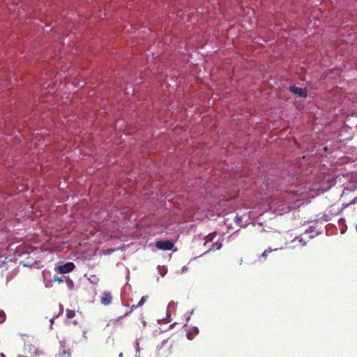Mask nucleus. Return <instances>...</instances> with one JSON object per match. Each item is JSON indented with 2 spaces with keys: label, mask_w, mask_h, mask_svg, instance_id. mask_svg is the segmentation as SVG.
Segmentation results:
<instances>
[{
  "label": "nucleus",
  "mask_w": 357,
  "mask_h": 357,
  "mask_svg": "<svg viewBox=\"0 0 357 357\" xmlns=\"http://www.w3.org/2000/svg\"><path fill=\"white\" fill-rule=\"evenodd\" d=\"M293 243H294L296 245H301V247L305 245V242L303 240L301 237H296L292 241Z\"/></svg>",
  "instance_id": "8"
},
{
  "label": "nucleus",
  "mask_w": 357,
  "mask_h": 357,
  "mask_svg": "<svg viewBox=\"0 0 357 357\" xmlns=\"http://www.w3.org/2000/svg\"><path fill=\"white\" fill-rule=\"evenodd\" d=\"M172 349H173V343L169 342L168 340H166L162 342L160 349L161 350L162 352L167 351V354L170 355V354H172V353H173Z\"/></svg>",
  "instance_id": "4"
},
{
  "label": "nucleus",
  "mask_w": 357,
  "mask_h": 357,
  "mask_svg": "<svg viewBox=\"0 0 357 357\" xmlns=\"http://www.w3.org/2000/svg\"><path fill=\"white\" fill-rule=\"evenodd\" d=\"M61 350L59 354V357H70V350L67 349L66 347V343L64 342H60Z\"/></svg>",
  "instance_id": "6"
},
{
  "label": "nucleus",
  "mask_w": 357,
  "mask_h": 357,
  "mask_svg": "<svg viewBox=\"0 0 357 357\" xmlns=\"http://www.w3.org/2000/svg\"><path fill=\"white\" fill-rule=\"evenodd\" d=\"M271 251H272V250H271V249L265 250L264 251V252L262 253L261 257H267V255H268L270 252H271Z\"/></svg>",
  "instance_id": "15"
},
{
  "label": "nucleus",
  "mask_w": 357,
  "mask_h": 357,
  "mask_svg": "<svg viewBox=\"0 0 357 357\" xmlns=\"http://www.w3.org/2000/svg\"><path fill=\"white\" fill-rule=\"evenodd\" d=\"M53 280H54V282H57L59 284H61V283H62V282H63V279H62V278H61V277H59V276H54V277L53 278Z\"/></svg>",
  "instance_id": "12"
},
{
  "label": "nucleus",
  "mask_w": 357,
  "mask_h": 357,
  "mask_svg": "<svg viewBox=\"0 0 357 357\" xmlns=\"http://www.w3.org/2000/svg\"><path fill=\"white\" fill-rule=\"evenodd\" d=\"M139 306L138 305V304L137 305H132L130 307V310L124 313L123 315L122 316H119L118 317V319H116L117 321H120L121 319H122L123 317L128 316V314H130L133 310H135V309H137V307H139Z\"/></svg>",
  "instance_id": "7"
},
{
  "label": "nucleus",
  "mask_w": 357,
  "mask_h": 357,
  "mask_svg": "<svg viewBox=\"0 0 357 357\" xmlns=\"http://www.w3.org/2000/svg\"><path fill=\"white\" fill-rule=\"evenodd\" d=\"M75 266L74 263L69 261L57 267V270L61 273H68L74 270Z\"/></svg>",
  "instance_id": "2"
},
{
  "label": "nucleus",
  "mask_w": 357,
  "mask_h": 357,
  "mask_svg": "<svg viewBox=\"0 0 357 357\" xmlns=\"http://www.w3.org/2000/svg\"><path fill=\"white\" fill-rule=\"evenodd\" d=\"M6 314L3 311H0V324H2L5 321Z\"/></svg>",
  "instance_id": "13"
},
{
  "label": "nucleus",
  "mask_w": 357,
  "mask_h": 357,
  "mask_svg": "<svg viewBox=\"0 0 357 357\" xmlns=\"http://www.w3.org/2000/svg\"><path fill=\"white\" fill-rule=\"evenodd\" d=\"M147 298H148L147 296H142V298L140 299V301L137 303L139 307L142 306L144 304V303L146 301Z\"/></svg>",
  "instance_id": "10"
},
{
  "label": "nucleus",
  "mask_w": 357,
  "mask_h": 357,
  "mask_svg": "<svg viewBox=\"0 0 357 357\" xmlns=\"http://www.w3.org/2000/svg\"><path fill=\"white\" fill-rule=\"evenodd\" d=\"M235 222L238 225H240V224L241 223V217L236 215L235 217Z\"/></svg>",
  "instance_id": "14"
},
{
  "label": "nucleus",
  "mask_w": 357,
  "mask_h": 357,
  "mask_svg": "<svg viewBox=\"0 0 357 357\" xmlns=\"http://www.w3.org/2000/svg\"><path fill=\"white\" fill-rule=\"evenodd\" d=\"M112 296L110 292L105 291L100 298V303L104 305H108L112 303Z\"/></svg>",
  "instance_id": "5"
},
{
  "label": "nucleus",
  "mask_w": 357,
  "mask_h": 357,
  "mask_svg": "<svg viewBox=\"0 0 357 357\" xmlns=\"http://www.w3.org/2000/svg\"><path fill=\"white\" fill-rule=\"evenodd\" d=\"M75 316V312L72 310H66V317L68 319H72Z\"/></svg>",
  "instance_id": "9"
},
{
  "label": "nucleus",
  "mask_w": 357,
  "mask_h": 357,
  "mask_svg": "<svg viewBox=\"0 0 357 357\" xmlns=\"http://www.w3.org/2000/svg\"><path fill=\"white\" fill-rule=\"evenodd\" d=\"M221 247H222V244L220 243H218V242L214 243L212 245L213 250H219L221 248Z\"/></svg>",
  "instance_id": "11"
},
{
  "label": "nucleus",
  "mask_w": 357,
  "mask_h": 357,
  "mask_svg": "<svg viewBox=\"0 0 357 357\" xmlns=\"http://www.w3.org/2000/svg\"><path fill=\"white\" fill-rule=\"evenodd\" d=\"M1 357H5V355L3 354H1Z\"/></svg>",
  "instance_id": "17"
},
{
  "label": "nucleus",
  "mask_w": 357,
  "mask_h": 357,
  "mask_svg": "<svg viewBox=\"0 0 357 357\" xmlns=\"http://www.w3.org/2000/svg\"><path fill=\"white\" fill-rule=\"evenodd\" d=\"M156 248L162 250H171L174 248V243L171 241H158L155 242Z\"/></svg>",
  "instance_id": "1"
},
{
  "label": "nucleus",
  "mask_w": 357,
  "mask_h": 357,
  "mask_svg": "<svg viewBox=\"0 0 357 357\" xmlns=\"http://www.w3.org/2000/svg\"><path fill=\"white\" fill-rule=\"evenodd\" d=\"M212 235H213V234L208 235V236L206 237L207 241H212Z\"/></svg>",
  "instance_id": "16"
},
{
  "label": "nucleus",
  "mask_w": 357,
  "mask_h": 357,
  "mask_svg": "<svg viewBox=\"0 0 357 357\" xmlns=\"http://www.w3.org/2000/svg\"><path fill=\"white\" fill-rule=\"evenodd\" d=\"M289 91L294 94H297L301 98H306L307 96V91L306 89L298 88L295 85L289 86Z\"/></svg>",
  "instance_id": "3"
}]
</instances>
